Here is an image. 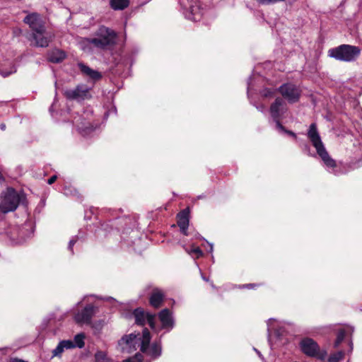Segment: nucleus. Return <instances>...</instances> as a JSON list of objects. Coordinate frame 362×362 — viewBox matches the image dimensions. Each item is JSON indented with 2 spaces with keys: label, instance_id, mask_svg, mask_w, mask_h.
<instances>
[{
  "label": "nucleus",
  "instance_id": "obj_1",
  "mask_svg": "<svg viewBox=\"0 0 362 362\" xmlns=\"http://www.w3.org/2000/svg\"><path fill=\"white\" fill-rule=\"evenodd\" d=\"M96 37L85 38L81 45L83 50L90 51L93 48L104 49L108 46L115 44L117 33L113 30L105 26H101L96 33Z\"/></svg>",
  "mask_w": 362,
  "mask_h": 362
},
{
  "label": "nucleus",
  "instance_id": "obj_2",
  "mask_svg": "<svg viewBox=\"0 0 362 362\" xmlns=\"http://www.w3.org/2000/svg\"><path fill=\"white\" fill-rule=\"evenodd\" d=\"M29 25L31 33L27 35L30 45L43 47L45 45V25L42 18L37 13H33L26 16L23 20Z\"/></svg>",
  "mask_w": 362,
  "mask_h": 362
},
{
  "label": "nucleus",
  "instance_id": "obj_3",
  "mask_svg": "<svg viewBox=\"0 0 362 362\" xmlns=\"http://www.w3.org/2000/svg\"><path fill=\"white\" fill-rule=\"evenodd\" d=\"M308 136L312 142L313 146L316 148L317 154L320 156L325 164L328 167H335V161L329 156L327 151H326L321 141L315 123L310 124L308 132Z\"/></svg>",
  "mask_w": 362,
  "mask_h": 362
},
{
  "label": "nucleus",
  "instance_id": "obj_4",
  "mask_svg": "<svg viewBox=\"0 0 362 362\" xmlns=\"http://www.w3.org/2000/svg\"><path fill=\"white\" fill-rule=\"evenodd\" d=\"M21 196L13 188L8 187L1 194L0 214L15 211L21 202Z\"/></svg>",
  "mask_w": 362,
  "mask_h": 362
},
{
  "label": "nucleus",
  "instance_id": "obj_5",
  "mask_svg": "<svg viewBox=\"0 0 362 362\" xmlns=\"http://www.w3.org/2000/svg\"><path fill=\"white\" fill-rule=\"evenodd\" d=\"M361 49L356 46L341 45L329 50V56L339 61L352 62L357 59Z\"/></svg>",
  "mask_w": 362,
  "mask_h": 362
},
{
  "label": "nucleus",
  "instance_id": "obj_6",
  "mask_svg": "<svg viewBox=\"0 0 362 362\" xmlns=\"http://www.w3.org/2000/svg\"><path fill=\"white\" fill-rule=\"evenodd\" d=\"M300 347L302 351L310 356H315L320 360H325L327 357V351L325 350L320 351L317 344L310 338H305L300 342Z\"/></svg>",
  "mask_w": 362,
  "mask_h": 362
},
{
  "label": "nucleus",
  "instance_id": "obj_7",
  "mask_svg": "<svg viewBox=\"0 0 362 362\" xmlns=\"http://www.w3.org/2000/svg\"><path fill=\"white\" fill-rule=\"evenodd\" d=\"M151 341V335L148 329L145 328L143 330L141 351L143 353H146L148 355L157 358L161 354V347L158 344H153L150 347L148 346Z\"/></svg>",
  "mask_w": 362,
  "mask_h": 362
},
{
  "label": "nucleus",
  "instance_id": "obj_8",
  "mask_svg": "<svg viewBox=\"0 0 362 362\" xmlns=\"http://www.w3.org/2000/svg\"><path fill=\"white\" fill-rule=\"evenodd\" d=\"M279 91L284 98L291 103L297 102L300 95L298 88L291 83L283 84L279 87Z\"/></svg>",
  "mask_w": 362,
  "mask_h": 362
},
{
  "label": "nucleus",
  "instance_id": "obj_9",
  "mask_svg": "<svg viewBox=\"0 0 362 362\" xmlns=\"http://www.w3.org/2000/svg\"><path fill=\"white\" fill-rule=\"evenodd\" d=\"M64 95L69 100H83L89 98V88L86 85H78L74 89L66 90Z\"/></svg>",
  "mask_w": 362,
  "mask_h": 362
},
{
  "label": "nucleus",
  "instance_id": "obj_10",
  "mask_svg": "<svg viewBox=\"0 0 362 362\" xmlns=\"http://www.w3.org/2000/svg\"><path fill=\"white\" fill-rule=\"evenodd\" d=\"M95 313V308L92 305H88L83 310L77 313L74 318L77 323L89 325Z\"/></svg>",
  "mask_w": 362,
  "mask_h": 362
},
{
  "label": "nucleus",
  "instance_id": "obj_11",
  "mask_svg": "<svg viewBox=\"0 0 362 362\" xmlns=\"http://www.w3.org/2000/svg\"><path fill=\"white\" fill-rule=\"evenodd\" d=\"M134 315L138 325H144L147 322L152 329L155 327V315L145 313L143 309L137 308L134 311Z\"/></svg>",
  "mask_w": 362,
  "mask_h": 362
},
{
  "label": "nucleus",
  "instance_id": "obj_12",
  "mask_svg": "<svg viewBox=\"0 0 362 362\" xmlns=\"http://www.w3.org/2000/svg\"><path fill=\"white\" fill-rule=\"evenodd\" d=\"M136 336L134 334L124 336L118 342V346L122 353H131L136 344Z\"/></svg>",
  "mask_w": 362,
  "mask_h": 362
},
{
  "label": "nucleus",
  "instance_id": "obj_13",
  "mask_svg": "<svg viewBox=\"0 0 362 362\" xmlns=\"http://www.w3.org/2000/svg\"><path fill=\"white\" fill-rule=\"evenodd\" d=\"M285 102L281 98H276L275 101L270 106V114L274 119L280 118L284 111Z\"/></svg>",
  "mask_w": 362,
  "mask_h": 362
},
{
  "label": "nucleus",
  "instance_id": "obj_14",
  "mask_svg": "<svg viewBox=\"0 0 362 362\" xmlns=\"http://www.w3.org/2000/svg\"><path fill=\"white\" fill-rule=\"evenodd\" d=\"M177 226L180 227L182 234L187 235V228L189 226L188 212L185 210L181 211L177 215Z\"/></svg>",
  "mask_w": 362,
  "mask_h": 362
},
{
  "label": "nucleus",
  "instance_id": "obj_15",
  "mask_svg": "<svg viewBox=\"0 0 362 362\" xmlns=\"http://www.w3.org/2000/svg\"><path fill=\"white\" fill-rule=\"evenodd\" d=\"M66 57V54L61 49H54L49 51L47 54V59L52 63H59Z\"/></svg>",
  "mask_w": 362,
  "mask_h": 362
},
{
  "label": "nucleus",
  "instance_id": "obj_16",
  "mask_svg": "<svg viewBox=\"0 0 362 362\" xmlns=\"http://www.w3.org/2000/svg\"><path fill=\"white\" fill-rule=\"evenodd\" d=\"M163 298V293L158 288H154L150 297V304L153 307L158 308L161 305Z\"/></svg>",
  "mask_w": 362,
  "mask_h": 362
},
{
  "label": "nucleus",
  "instance_id": "obj_17",
  "mask_svg": "<svg viewBox=\"0 0 362 362\" xmlns=\"http://www.w3.org/2000/svg\"><path fill=\"white\" fill-rule=\"evenodd\" d=\"M74 348V344L71 340H63L59 343L57 346L52 351V357L60 356L64 349H69Z\"/></svg>",
  "mask_w": 362,
  "mask_h": 362
},
{
  "label": "nucleus",
  "instance_id": "obj_18",
  "mask_svg": "<svg viewBox=\"0 0 362 362\" xmlns=\"http://www.w3.org/2000/svg\"><path fill=\"white\" fill-rule=\"evenodd\" d=\"M78 66L83 74L95 81L99 80L102 77L101 74L98 71L90 69L83 63H78Z\"/></svg>",
  "mask_w": 362,
  "mask_h": 362
},
{
  "label": "nucleus",
  "instance_id": "obj_19",
  "mask_svg": "<svg viewBox=\"0 0 362 362\" xmlns=\"http://www.w3.org/2000/svg\"><path fill=\"white\" fill-rule=\"evenodd\" d=\"M159 319L163 327H171L173 325V319L171 313L168 309H164L159 313Z\"/></svg>",
  "mask_w": 362,
  "mask_h": 362
},
{
  "label": "nucleus",
  "instance_id": "obj_20",
  "mask_svg": "<svg viewBox=\"0 0 362 362\" xmlns=\"http://www.w3.org/2000/svg\"><path fill=\"white\" fill-rule=\"evenodd\" d=\"M129 0H110V6L115 11H122L129 6Z\"/></svg>",
  "mask_w": 362,
  "mask_h": 362
},
{
  "label": "nucleus",
  "instance_id": "obj_21",
  "mask_svg": "<svg viewBox=\"0 0 362 362\" xmlns=\"http://www.w3.org/2000/svg\"><path fill=\"white\" fill-rule=\"evenodd\" d=\"M348 331H350V332H353V329L351 328V327H348L347 328V330H345V329H341L340 330L339 332H338V334H337V339L334 342V347L337 348L339 346V345L341 343V341L344 340L345 336H346V332H348Z\"/></svg>",
  "mask_w": 362,
  "mask_h": 362
},
{
  "label": "nucleus",
  "instance_id": "obj_22",
  "mask_svg": "<svg viewBox=\"0 0 362 362\" xmlns=\"http://www.w3.org/2000/svg\"><path fill=\"white\" fill-rule=\"evenodd\" d=\"M85 335L83 333L78 334L75 336L73 341L74 347L83 348L84 346Z\"/></svg>",
  "mask_w": 362,
  "mask_h": 362
},
{
  "label": "nucleus",
  "instance_id": "obj_23",
  "mask_svg": "<svg viewBox=\"0 0 362 362\" xmlns=\"http://www.w3.org/2000/svg\"><path fill=\"white\" fill-rule=\"evenodd\" d=\"M95 362H112L105 352L99 351L95 354Z\"/></svg>",
  "mask_w": 362,
  "mask_h": 362
},
{
  "label": "nucleus",
  "instance_id": "obj_24",
  "mask_svg": "<svg viewBox=\"0 0 362 362\" xmlns=\"http://www.w3.org/2000/svg\"><path fill=\"white\" fill-rule=\"evenodd\" d=\"M344 353L341 351H337L330 355L328 358L329 362H339L344 358Z\"/></svg>",
  "mask_w": 362,
  "mask_h": 362
},
{
  "label": "nucleus",
  "instance_id": "obj_25",
  "mask_svg": "<svg viewBox=\"0 0 362 362\" xmlns=\"http://www.w3.org/2000/svg\"><path fill=\"white\" fill-rule=\"evenodd\" d=\"M187 252L192 255V257H195L196 258H199L200 256L202 255V251L198 247H194L191 250L188 251Z\"/></svg>",
  "mask_w": 362,
  "mask_h": 362
},
{
  "label": "nucleus",
  "instance_id": "obj_26",
  "mask_svg": "<svg viewBox=\"0 0 362 362\" xmlns=\"http://www.w3.org/2000/svg\"><path fill=\"white\" fill-rule=\"evenodd\" d=\"M191 16H189L188 18L192 21H197L201 18L202 13L199 11H194V9L191 11Z\"/></svg>",
  "mask_w": 362,
  "mask_h": 362
},
{
  "label": "nucleus",
  "instance_id": "obj_27",
  "mask_svg": "<svg viewBox=\"0 0 362 362\" xmlns=\"http://www.w3.org/2000/svg\"><path fill=\"white\" fill-rule=\"evenodd\" d=\"M142 360V355L136 354L134 357L129 358L123 361V362H141Z\"/></svg>",
  "mask_w": 362,
  "mask_h": 362
},
{
  "label": "nucleus",
  "instance_id": "obj_28",
  "mask_svg": "<svg viewBox=\"0 0 362 362\" xmlns=\"http://www.w3.org/2000/svg\"><path fill=\"white\" fill-rule=\"evenodd\" d=\"M16 71V68L15 66H12L11 68V70L9 71H5L4 70L0 69V75H1L3 77H7L10 74L15 73Z\"/></svg>",
  "mask_w": 362,
  "mask_h": 362
},
{
  "label": "nucleus",
  "instance_id": "obj_29",
  "mask_svg": "<svg viewBox=\"0 0 362 362\" xmlns=\"http://www.w3.org/2000/svg\"><path fill=\"white\" fill-rule=\"evenodd\" d=\"M276 122V127L279 129V130H281V131H284L285 130V128L281 124L280 121H279V118L276 119H274Z\"/></svg>",
  "mask_w": 362,
  "mask_h": 362
},
{
  "label": "nucleus",
  "instance_id": "obj_30",
  "mask_svg": "<svg viewBox=\"0 0 362 362\" xmlns=\"http://www.w3.org/2000/svg\"><path fill=\"white\" fill-rule=\"evenodd\" d=\"M77 128H78V130L80 132L84 133V134L87 133L88 131H89V129H91V128H89V127H87L83 128V127H80L79 125H77Z\"/></svg>",
  "mask_w": 362,
  "mask_h": 362
},
{
  "label": "nucleus",
  "instance_id": "obj_31",
  "mask_svg": "<svg viewBox=\"0 0 362 362\" xmlns=\"http://www.w3.org/2000/svg\"><path fill=\"white\" fill-rule=\"evenodd\" d=\"M57 175H53L52 177H51L48 180H47V183L49 184V185H52L53 184L55 180H57Z\"/></svg>",
  "mask_w": 362,
  "mask_h": 362
},
{
  "label": "nucleus",
  "instance_id": "obj_32",
  "mask_svg": "<svg viewBox=\"0 0 362 362\" xmlns=\"http://www.w3.org/2000/svg\"><path fill=\"white\" fill-rule=\"evenodd\" d=\"M284 132H286L287 134L292 136L294 138H296V134L294 132L286 129H285Z\"/></svg>",
  "mask_w": 362,
  "mask_h": 362
},
{
  "label": "nucleus",
  "instance_id": "obj_33",
  "mask_svg": "<svg viewBox=\"0 0 362 362\" xmlns=\"http://www.w3.org/2000/svg\"><path fill=\"white\" fill-rule=\"evenodd\" d=\"M75 243H76V240H71L69 241V250H72L73 246L74 245Z\"/></svg>",
  "mask_w": 362,
  "mask_h": 362
},
{
  "label": "nucleus",
  "instance_id": "obj_34",
  "mask_svg": "<svg viewBox=\"0 0 362 362\" xmlns=\"http://www.w3.org/2000/svg\"><path fill=\"white\" fill-rule=\"evenodd\" d=\"M10 362H27V361H23L22 359H19V358H12V359H11Z\"/></svg>",
  "mask_w": 362,
  "mask_h": 362
},
{
  "label": "nucleus",
  "instance_id": "obj_35",
  "mask_svg": "<svg viewBox=\"0 0 362 362\" xmlns=\"http://www.w3.org/2000/svg\"><path fill=\"white\" fill-rule=\"evenodd\" d=\"M271 92L269 90H265V93H264V96L267 97L271 95Z\"/></svg>",
  "mask_w": 362,
  "mask_h": 362
},
{
  "label": "nucleus",
  "instance_id": "obj_36",
  "mask_svg": "<svg viewBox=\"0 0 362 362\" xmlns=\"http://www.w3.org/2000/svg\"><path fill=\"white\" fill-rule=\"evenodd\" d=\"M0 129H1V130H5V129H6V124H0Z\"/></svg>",
  "mask_w": 362,
  "mask_h": 362
},
{
  "label": "nucleus",
  "instance_id": "obj_37",
  "mask_svg": "<svg viewBox=\"0 0 362 362\" xmlns=\"http://www.w3.org/2000/svg\"><path fill=\"white\" fill-rule=\"evenodd\" d=\"M247 288H253L254 285L253 284H248V285H247Z\"/></svg>",
  "mask_w": 362,
  "mask_h": 362
}]
</instances>
